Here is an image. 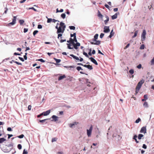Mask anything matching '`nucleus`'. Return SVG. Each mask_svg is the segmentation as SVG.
I'll return each mask as SVG.
<instances>
[{
    "label": "nucleus",
    "instance_id": "nucleus-1",
    "mask_svg": "<svg viewBox=\"0 0 154 154\" xmlns=\"http://www.w3.org/2000/svg\"><path fill=\"white\" fill-rule=\"evenodd\" d=\"M60 26L58 27L57 30V33H63L66 28V26L64 23L62 22H61L60 24Z\"/></svg>",
    "mask_w": 154,
    "mask_h": 154
},
{
    "label": "nucleus",
    "instance_id": "nucleus-2",
    "mask_svg": "<svg viewBox=\"0 0 154 154\" xmlns=\"http://www.w3.org/2000/svg\"><path fill=\"white\" fill-rule=\"evenodd\" d=\"M144 82V80L142 79L140 80L137 84V85L136 88L135 93V95H136L139 91V90L141 88L142 85L143 83Z\"/></svg>",
    "mask_w": 154,
    "mask_h": 154
},
{
    "label": "nucleus",
    "instance_id": "nucleus-3",
    "mask_svg": "<svg viewBox=\"0 0 154 154\" xmlns=\"http://www.w3.org/2000/svg\"><path fill=\"white\" fill-rule=\"evenodd\" d=\"M11 146V145H9V146L5 145L3 148V151L5 152H9L11 149L10 147Z\"/></svg>",
    "mask_w": 154,
    "mask_h": 154
},
{
    "label": "nucleus",
    "instance_id": "nucleus-4",
    "mask_svg": "<svg viewBox=\"0 0 154 154\" xmlns=\"http://www.w3.org/2000/svg\"><path fill=\"white\" fill-rule=\"evenodd\" d=\"M146 30L145 29L143 30L141 35V41H143L145 40L146 38Z\"/></svg>",
    "mask_w": 154,
    "mask_h": 154
},
{
    "label": "nucleus",
    "instance_id": "nucleus-5",
    "mask_svg": "<svg viewBox=\"0 0 154 154\" xmlns=\"http://www.w3.org/2000/svg\"><path fill=\"white\" fill-rule=\"evenodd\" d=\"M93 130V126L92 125H91V127L89 129H87V135L88 137H90L91 136L92 131Z\"/></svg>",
    "mask_w": 154,
    "mask_h": 154
},
{
    "label": "nucleus",
    "instance_id": "nucleus-6",
    "mask_svg": "<svg viewBox=\"0 0 154 154\" xmlns=\"http://www.w3.org/2000/svg\"><path fill=\"white\" fill-rule=\"evenodd\" d=\"M140 132L141 133H143L144 134H145L146 133V126L142 127L141 129Z\"/></svg>",
    "mask_w": 154,
    "mask_h": 154
},
{
    "label": "nucleus",
    "instance_id": "nucleus-7",
    "mask_svg": "<svg viewBox=\"0 0 154 154\" xmlns=\"http://www.w3.org/2000/svg\"><path fill=\"white\" fill-rule=\"evenodd\" d=\"M16 19H17V17L16 16H14L13 17V18L12 20V22H11L9 23V25H13L16 23Z\"/></svg>",
    "mask_w": 154,
    "mask_h": 154
},
{
    "label": "nucleus",
    "instance_id": "nucleus-8",
    "mask_svg": "<svg viewBox=\"0 0 154 154\" xmlns=\"http://www.w3.org/2000/svg\"><path fill=\"white\" fill-rule=\"evenodd\" d=\"M72 45L75 49H77L78 48L77 47L80 46V43L77 42H76V44L73 42Z\"/></svg>",
    "mask_w": 154,
    "mask_h": 154
},
{
    "label": "nucleus",
    "instance_id": "nucleus-9",
    "mask_svg": "<svg viewBox=\"0 0 154 154\" xmlns=\"http://www.w3.org/2000/svg\"><path fill=\"white\" fill-rule=\"evenodd\" d=\"M109 32V26H105L104 28L103 32L105 33H108Z\"/></svg>",
    "mask_w": 154,
    "mask_h": 154
},
{
    "label": "nucleus",
    "instance_id": "nucleus-10",
    "mask_svg": "<svg viewBox=\"0 0 154 154\" xmlns=\"http://www.w3.org/2000/svg\"><path fill=\"white\" fill-rule=\"evenodd\" d=\"M57 21H58L55 19H52L51 18H48L47 22L48 23H50L51 22L55 23Z\"/></svg>",
    "mask_w": 154,
    "mask_h": 154
},
{
    "label": "nucleus",
    "instance_id": "nucleus-11",
    "mask_svg": "<svg viewBox=\"0 0 154 154\" xmlns=\"http://www.w3.org/2000/svg\"><path fill=\"white\" fill-rule=\"evenodd\" d=\"M89 59H90L91 61L93 63H94L96 65H98V63L97 62V61L95 60L93 57H91L89 58Z\"/></svg>",
    "mask_w": 154,
    "mask_h": 154
},
{
    "label": "nucleus",
    "instance_id": "nucleus-12",
    "mask_svg": "<svg viewBox=\"0 0 154 154\" xmlns=\"http://www.w3.org/2000/svg\"><path fill=\"white\" fill-rule=\"evenodd\" d=\"M95 42H91L90 43L92 45H98L100 44V41L99 40L97 41L96 40V41H95Z\"/></svg>",
    "mask_w": 154,
    "mask_h": 154
},
{
    "label": "nucleus",
    "instance_id": "nucleus-13",
    "mask_svg": "<svg viewBox=\"0 0 154 154\" xmlns=\"http://www.w3.org/2000/svg\"><path fill=\"white\" fill-rule=\"evenodd\" d=\"M51 112V110H48L46 112H44L42 113V114H43V115L44 116H46L50 113Z\"/></svg>",
    "mask_w": 154,
    "mask_h": 154
},
{
    "label": "nucleus",
    "instance_id": "nucleus-14",
    "mask_svg": "<svg viewBox=\"0 0 154 154\" xmlns=\"http://www.w3.org/2000/svg\"><path fill=\"white\" fill-rule=\"evenodd\" d=\"M52 118L53 119V120H52L51 121H56L58 120V117L55 115L52 116Z\"/></svg>",
    "mask_w": 154,
    "mask_h": 154
},
{
    "label": "nucleus",
    "instance_id": "nucleus-15",
    "mask_svg": "<svg viewBox=\"0 0 154 154\" xmlns=\"http://www.w3.org/2000/svg\"><path fill=\"white\" fill-rule=\"evenodd\" d=\"M78 124V122H74L72 123H70L69 124V127L71 128H72V127L75 125H77Z\"/></svg>",
    "mask_w": 154,
    "mask_h": 154
},
{
    "label": "nucleus",
    "instance_id": "nucleus-16",
    "mask_svg": "<svg viewBox=\"0 0 154 154\" xmlns=\"http://www.w3.org/2000/svg\"><path fill=\"white\" fill-rule=\"evenodd\" d=\"M70 55V56L72 57L74 59L76 60H79V59L78 57L75 56L72 54H71Z\"/></svg>",
    "mask_w": 154,
    "mask_h": 154
},
{
    "label": "nucleus",
    "instance_id": "nucleus-17",
    "mask_svg": "<svg viewBox=\"0 0 154 154\" xmlns=\"http://www.w3.org/2000/svg\"><path fill=\"white\" fill-rule=\"evenodd\" d=\"M66 76L65 75H63L62 76H60L59 77L58 80L59 81L61 80L62 79L66 78Z\"/></svg>",
    "mask_w": 154,
    "mask_h": 154
},
{
    "label": "nucleus",
    "instance_id": "nucleus-18",
    "mask_svg": "<svg viewBox=\"0 0 154 154\" xmlns=\"http://www.w3.org/2000/svg\"><path fill=\"white\" fill-rule=\"evenodd\" d=\"M105 17L106 18V19L104 21V22L105 24H106L108 21H109V17L106 15H105Z\"/></svg>",
    "mask_w": 154,
    "mask_h": 154
},
{
    "label": "nucleus",
    "instance_id": "nucleus-19",
    "mask_svg": "<svg viewBox=\"0 0 154 154\" xmlns=\"http://www.w3.org/2000/svg\"><path fill=\"white\" fill-rule=\"evenodd\" d=\"M98 36V35L97 34H96L94 36V38L93 40L94 41H96V40L97 39Z\"/></svg>",
    "mask_w": 154,
    "mask_h": 154
},
{
    "label": "nucleus",
    "instance_id": "nucleus-20",
    "mask_svg": "<svg viewBox=\"0 0 154 154\" xmlns=\"http://www.w3.org/2000/svg\"><path fill=\"white\" fill-rule=\"evenodd\" d=\"M98 16L102 19L103 17V16L100 13V11H98Z\"/></svg>",
    "mask_w": 154,
    "mask_h": 154
},
{
    "label": "nucleus",
    "instance_id": "nucleus-21",
    "mask_svg": "<svg viewBox=\"0 0 154 154\" xmlns=\"http://www.w3.org/2000/svg\"><path fill=\"white\" fill-rule=\"evenodd\" d=\"M117 17V14H115L112 16V19L114 20L116 19Z\"/></svg>",
    "mask_w": 154,
    "mask_h": 154
},
{
    "label": "nucleus",
    "instance_id": "nucleus-22",
    "mask_svg": "<svg viewBox=\"0 0 154 154\" xmlns=\"http://www.w3.org/2000/svg\"><path fill=\"white\" fill-rule=\"evenodd\" d=\"M67 42L68 43H70L71 44H72V45H73V39H72L71 38H70L69 39V40L67 41Z\"/></svg>",
    "mask_w": 154,
    "mask_h": 154
},
{
    "label": "nucleus",
    "instance_id": "nucleus-23",
    "mask_svg": "<svg viewBox=\"0 0 154 154\" xmlns=\"http://www.w3.org/2000/svg\"><path fill=\"white\" fill-rule=\"evenodd\" d=\"M3 130L2 128H0V137L1 136L3 133Z\"/></svg>",
    "mask_w": 154,
    "mask_h": 154
},
{
    "label": "nucleus",
    "instance_id": "nucleus-24",
    "mask_svg": "<svg viewBox=\"0 0 154 154\" xmlns=\"http://www.w3.org/2000/svg\"><path fill=\"white\" fill-rule=\"evenodd\" d=\"M143 106L144 107L147 108L148 107V105L147 103L146 102H144L143 103Z\"/></svg>",
    "mask_w": 154,
    "mask_h": 154
},
{
    "label": "nucleus",
    "instance_id": "nucleus-25",
    "mask_svg": "<svg viewBox=\"0 0 154 154\" xmlns=\"http://www.w3.org/2000/svg\"><path fill=\"white\" fill-rule=\"evenodd\" d=\"M143 137V135L141 134H140L138 135V139L139 140L141 139L142 137Z\"/></svg>",
    "mask_w": 154,
    "mask_h": 154
},
{
    "label": "nucleus",
    "instance_id": "nucleus-26",
    "mask_svg": "<svg viewBox=\"0 0 154 154\" xmlns=\"http://www.w3.org/2000/svg\"><path fill=\"white\" fill-rule=\"evenodd\" d=\"M69 28L71 30H75V28L74 26H69Z\"/></svg>",
    "mask_w": 154,
    "mask_h": 154
},
{
    "label": "nucleus",
    "instance_id": "nucleus-27",
    "mask_svg": "<svg viewBox=\"0 0 154 154\" xmlns=\"http://www.w3.org/2000/svg\"><path fill=\"white\" fill-rule=\"evenodd\" d=\"M138 33V31H136L135 32L134 35L132 37V38H134L137 36V34Z\"/></svg>",
    "mask_w": 154,
    "mask_h": 154
},
{
    "label": "nucleus",
    "instance_id": "nucleus-28",
    "mask_svg": "<svg viewBox=\"0 0 154 154\" xmlns=\"http://www.w3.org/2000/svg\"><path fill=\"white\" fill-rule=\"evenodd\" d=\"M87 68L90 70H91L93 69V68L92 66L90 65H88Z\"/></svg>",
    "mask_w": 154,
    "mask_h": 154
},
{
    "label": "nucleus",
    "instance_id": "nucleus-29",
    "mask_svg": "<svg viewBox=\"0 0 154 154\" xmlns=\"http://www.w3.org/2000/svg\"><path fill=\"white\" fill-rule=\"evenodd\" d=\"M24 22V21L23 20H19V22L20 25L23 24Z\"/></svg>",
    "mask_w": 154,
    "mask_h": 154
},
{
    "label": "nucleus",
    "instance_id": "nucleus-30",
    "mask_svg": "<svg viewBox=\"0 0 154 154\" xmlns=\"http://www.w3.org/2000/svg\"><path fill=\"white\" fill-rule=\"evenodd\" d=\"M129 72L130 74H133L134 73V70L133 69H131L129 71Z\"/></svg>",
    "mask_w": 154,
    "mask_h": 154
},
{
    "label": "nucleus",
    "instance_id": "nucleus-31",
    "mask_svg": "<svg viewBox=\"0 0 154 154\" xmlns=\"http://www.w3.org/2000/svg\"><path fill=\"white\" fill-rule=\"evenodd\" d=\"M67 45H68V48L69 49H73V47H71V45L69 44H67Z\"/></svg>",
    "mask_w": 154,
    "mask_h": 154
},
{
    "label": "nucleus",
    "instance_id": "nucleus-32",
    "mask_svg": "<svg viewBox=\"0 0 154 154\" xmlns=\"http://www.w3.org/2000/svg\"><path fill=\"white\" fill-rule=\"evenodd\" d=\"M150 63L151 65H154V57H153V59L151 60Z\"/></svg>",
    "mask_w": 154,
    "mask_h": 154
},
{
    "label": "nucleus",
    "instance_id": "nucleus-33",
    "mask_svg": "<svg viewBox=\"0 0 154 154\" xmlns=\"http://www.w3.org/2000/svg\"><path fill=\"white\" fill-rule=\"evenodd\" d=\"M145 46L144 45H142L140 48V49L141 50L143 49L144 48Z\"/></svg>",
    "mask_w": 154,
    "mask_h": 154
},
{
    "label": "nucleus",
    "instance_id": "nucleus-34",
    "mask_svg": "<svg viewBox=\"0 0 154 154\" xmlns=\"http://www.w3.org/2000/svg\"><path fill=\"white\" fill-rule=\"evenodd\" d=\"M61 17L64 19L65 18L66 14L64 13H63L61 14Z\"/></svg>",
    "mask_w": 154,
    "mask_h": 154
},
{
    "label": "nucleus",
    "instance_id": "nucleus-35",
    "mask_svg": "<svg viewBox=\"0 0 154 154\" xmlns=\"http://www.w3.org/2000/svg\"><path fill=\"white\" fill-rule=\"evenodd\" d=\"M28 10L32 9V10H33L35 11H37V10L35 8L33 7L29 8H28Z\"/></svg>",
    "mask_w": 154,
    "mask_h": 154
},
{
    "label": "nucleus",
    "instance_id": "nucleus-36",
    "mask_svg": "<svg viewBox=\"0 0 154 154\" xmlns=\"http://www.w3.org/2000/svg\"><path fill=\"white\" fill-rule=\"evenodd\" d=\"M76 69L79 71H80V70H83V69H82L81 67L80 66H78L76 67Z\"/></svg>",
    "mask_w": 154,
    "mask_h": 154
},
{
    "label": "nucleus",
    "instance_id": "nucleus-37",
    "mask_svg": "<svg viewBox=\"0 0 154 154\" xmlns=\"http://www.w3.org/2000/svg\"><path fill=\"white\" fill-rule=\"evenodd\" d=\"M73 42H77V41L76 38V36H75V37H74V38L73 39Z\"/></svg>",
    "mask_w": 154,
    "mask_h": 154
},
{
    "label": "nucleus",
    "instance_id": "nucleus-38",
    "mask_svg": "<svg viewBox=\"0 0 154 154\" xmlns=\"http://www.w3.org/2000/svg\"><path fill=\"white\" fill-rule=\"evenodd\" d=\"M83 54L84 55H85L86 57H88L89 58V56L85 52H83Z\"/></svg>",
    "mask_w": 154,
    "mask_h": 154
},
{
    "label": "nucleus",
    "instance_id": "nucleus-39",
    "mask_svg": "<svg viewBox=\"0 0 154 154\" xmlns=\"http://www.w3.org/2000/svg\"><path fill=\"white\" fill-rule=\"evenodd\" d=\"M141 121V119L140 118H138L135 121V123H138Z\"/></svg>",
    "mask_w": 154,
    "mask_h": 154
},
{
    "label": "nucleus",
    "instance_id": "nucleus-40",
    "mask_svg": "<svg viewBox=\"0 0 154 154\" xmlns=\"http://www.w3.org/2000/svg\"><path fill=\"white\" fill-rule=\"evenodd\" d=\"M17 148L19 149H22V146L20 144H19L17 145Z\"/></svg>",
    "mask_w": 154,
    "mask_h": 154
},
{
    "label": "nucleus",
    "instance_id": "nucleus-41",
    "mask_svg": "<svg viewBox=\"0 0 154 154\" xmlns=\"http://www.w3.org/2000/svg\"><path fill=\"white\" fill-rule=\"evenodd\" d=\"M38 32V30H35L34 31L33 33V35L34 36H35Z\"/></svg>",
    "mask_w": 154,
    "mask_h": 154
},
{
    "label": "nucleus",
    "instance_id": "nucleus-42",
    "mask_svg": "<svg viewBox=\"0 0 154 154\" xmlns=\"http://www.w3.org/2000/svg\"><path fill=\"white\" fill-rule=\"evenodd\" d=\"M24 136V135L23 134H21L19 136H17V137L20 138H23Z\"/></svg>",
    "mask_w": 154,
    "mask_h": 154
},
{
    "label": "nucleus",
    "instance_id": "nucleus-43",
    "mask_svg": "<svg viewBox=\"0 0 154 154\" xmlns=\"http://www.w3.org/2000/svg\"><path fill=\"white\" fill-rule=\"evenodd\" d=\"M48 119H43V120H39V122L41 123H43V122H45L46 120Z\"/></svg>",
    "mask_w": 154,
    "mask_h": 154
},
{
    "label": "nucleus",
    "instance_id": "nucleus-44",
    "mask_svg": "<svg viewBox=\"0 0 154 154\" xmlns=\"http://www.w3.org/2000/svg\"><path fill=\"white\" fill-rule=\"evenodd\" d=\"M27 153H28V152H27V151L25 149H24L23 151V154H27Z\"/></svg>",
    "mask_w": 154,
    "mask_h": 154
},
{
    "label": "nucleus",
    "instance_id": "nucleus-45",
    "mask_svg": "<svg viewBox=\"0 0 154 154\" xmlns=\"http://www.w3.org/2000/svg\"><path fill=\"white\" fill-rule=\"evenodd\" d=\"M76 33H74L73 34H70V36L71 37H72L73 36H74V37H75V36H76Z\"/></svg>",
    "mask_w": 154,
    "mask_h": 154
},
{
    "label": "nucleus",
    "instance_id": "nucleus-46",
    "mask_svg": "<svg viewBox=\"0 0 154 154\" xmlns=\"http://www.w3.org/2000/svg\"><path fill=\"white\" fill-rule=\"evenodd\" d=\"M57 139L56 138H54L52 139L51 141L53 142L54 141H56L57 140Z\"/></svg>",
    "mask_w": 154,
    "mask_h": 154
},
{
    "label": "nucleus",
    "instance_id": "nucleus-47",
    "mask_svg": "<svg viewBox=\"0 0 154 154\" xmlns=\"http://www.w3.org/2000/svg\"><path fill=\"white\" fill-rule=\"evenodd\" d=\"M144 98L146 100L147 99V94H145L144 96Z\"/></svg>",
    "mask_w": 154,
    "mask_h": 154
},
{
    "label": "nucleus",
    "instance_id": "nucleus-48",
    "mask_svg": "<svg viewBox=\"0 0 154 154\" xmlns=\"http://www.w3.org/2000/svg\"><path fill=\"white\" fill-rule=\"evenodd\" d=\"M104 35V34H103V33H101L100 35V38H102L103 37Z\"/></svg>",
    "mask_w": 154,
    "mask_h": 154
},
{
    "label": "nucleus",
    "instance_id": "nucleus-49",
    "mask_svg": "<svg viewBox=\"0 0 154 154\" xmlns=\"http://www.w3.org/2000/svg\"><path fill=\"white\" fill-rule=\"evenodd\" d=\"M28 31V29L27 28H24L23 32L24 33L27 32Z\"/></svg>",
    "mask_w": 154,
    "mask_h": 154
},
{
    "label": "nucleus",
    "instance_id": "nucleus-50",
    "mask_svg": "<svg viewBox=\"0 0 154 154\" xmlns=\"http://www.w3.org/2000/svg\"><path fill=\"white\" fill-rule=\"evenodd\" d=\"M38 61H40L41 62H45V60H44L43 59H40L38 60Z\"/></svg>",
    "mask_w": 154,
    "mask_h": 154
},
{
    "label": "nucleus",
    "instance_id": "nucleus-51",
    "mask_svg": "<svg viewBox=\"0 0 154 154\" xmlns=\"http://www.w3.org/2000/svg\"><path fill=\"white\" fill-rule=\"evenodd\" d=\"M56 62L57 63H60V61H61V60H60V59H56Z\"/></svg>",
    "mask_w": 154,
    "mask_h": 154
},
{
    "label": "nucleus",
    "instance_id": "nucleus-52",
    "mask_svg": "<svg viewBox=\"0 0 154 154\" xmlns=\"http://www.w3.org/2000/svg\"><path fill=\"white\" fill-rule=\"evenodd\" d=\"M31 108H32V106L31 105H29L28 107V110H31Z\"/></svg>",
    "mask_w": 154,
    "mask_h": 154
},
{
    "label": "nucleus",
    "instance_id": "nucleus-53",
    "mask_svg": "<svg viewBox=\"0 0 154 154\" xmlns=\"http://www.w3.org/2000/svg\"><path fill=\"white\" fill-rule=\"evenodd\" d=\"M66 39H61L60 41V42L61 43H62L63 42H66Z\"/></svg>",
    "mask_w": 154,
    "mask_h": 154
},
{
    "label": "nucleus",
    "instance_id": "nucleus-54",
    "mask_svg": "<svg viewBox=\"0 0 154 154\" xmlns=\"http://www.w3.org/2000/svg\"><path fill=\"white\" fill-rule=\"evenodd\" d=\"M38 29H41L42 28V26L41 25H38Z\"/></svg>",
    "mask_w": 154,
    "mask_h": 154
},
{
    "label": "nucleus",
    "instance_id": "nucleus-55",
    "mask_svg": "<svg viewBox=\"0 0 154 154\" xmlns=\"http://www.w3.org/2000/svg\"><path fill=\"white\" fill-rule=\"evenodd\" d=\"M19 58L20 60H21L23 62L24 61V60L23 58L20 57H19Z\"/></svg>",
    "mask_w": 154,
    "mask_h": 154
},
{
    "label": "nucleus",
    "instance_id": "nucleus-56",
    "mask_svg": "<svg viewBox=\"0 0 154 154\" xmlns=\"http://www.w3.org/2000/svg\"><path fill=\"white\" fill-rule=\"evenodd\" d=\"M142 147L143 148L145 149H146L147 148V146L145 144H143V145Z\"/></svg>",
    "mask_w": 154,
    "mask_h": 154
},
{
    "label": "nucleus",
    "instance_id": "nucleus-57",
    "mask_svg": "<svg viewBox=\"0 0 154 154\" xmlns=\"http://www.w3.org/2000/svg\"><path fill=\"white\" fill-rule=\"evenodd\" d=\"M114 32L113 33V34H112V33H110V34L109 35V37L110 38H111L112 36L113 35H114Z\"/></svg>",
    "mask_w": 154,
    "mask_h": 154
},
{
    "label": "nucleus",
    "instance_id": "nucleus-58",
    "mask_svg": "<svg viewBox=\"0 0 154 154\" xmlns=\"http://www.w3.org/2000/svg\"><path fill=\"white\" fill-rule=\"evenodd\" d=\"M141 64H139L138 66H137V67L138 69H140L141 67Z\"/></svg>",
    "mask_w": 154,
    "mask_h": 154
},
{
    "label": "nucleus",
    "instance_id": "nucleus-59",
    "mask_svg": "<svg viewBox=\"0 0 154 154\" xmlns=\"http://www.w3.org/2000/svg\"><path fill=\"white\" fill-rule=\"evenodd\" d=\"M62 35V34H60V33H59V34L58 35V37H57V38H59V37H61Z\"/></svg>",
    "mask_w": 154,
    "mask_h": 154
},
{
    "label": "nucleus",
    "instance_id": "nucleus-60",
    "mask_svg": "<svg viewBox=\"0 0 154 154\" xmlns=\"http://www.w3.org/2000/svg\"><path fill=\"white\" fill-rule=\"evenodd\" d=\"M130 45V44L129 43H128V44L126 46V47L124 48V49H126L127 48H128L129 46Z\"/></svg>",
    "mask_w": 154,
    "mask_h": 154
},
{
    "label": "nucleus",
    "instance_id": "nucleus-61",
    "mask_svg": "<svg viewBox=\"0 0 154 154\" xmlns=\"http://www.w3.org/2000/svg\"><path fill=\"white\" fill-rule=\"evenodd\" d=\"M14 63L17 64V65H21L22 64L21 63H20L19 62H18L17 61H15L14 62Z\"/></svg>",
    "mask_w": 154,
    "mask_h": 154
},
{
    "label": "nucleus",
    "instance_id": "nucleus-62",
    "mask_svg": "<svg viewBox=\"0 0 154 154\" xmlns=\"http://www.w3.org/2000/svg\"><path fill=\"white\" fill-rule=\"evenodd\" d=\"M105 6L106 8H107L108 9H109V6L107 5V4H105Z\"/></svg>",
    "mask_w": 154,
    "mask_h": 154
},
{
    "label": "nucleus",
    "instance_id": "nucleus-63",
    "mask_svg": "<svg viewBox=\"0 0 154 154\" xmlns=\"http://www.w3.org/2000/svg\"><path fill=\"white\" fill-rule=\"evenodd\" d=\"M7 130L8 131H12V129H11V128L10 127H9V128H8Z\"/></svg>",
    "mask_w": 154,
    "mask_h": 154
},
{
    "label": "nucleus",
    "instance_id": "nucleus-64",
    "mask_svg": "<svg viewBox=\"0 0 154 154\" xmlns=\"http://www.w3.org/2000/svg\"><path fill=\"white\" fill-rule=\"evenodd\" d=\"M5 11L4 13L6 14L7 13V12L8 11V9L7 8H5Z\"/></svg>",
    "mask_w": 154,
    "mask_h": 154
}]
</instances>
